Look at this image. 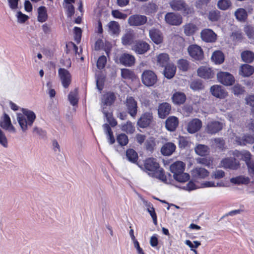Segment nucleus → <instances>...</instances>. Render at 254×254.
Returning a JSON list of instances; mask_svg holds the SVG:
<instances>
[{
    "mask_svg": "<svg viewBox=\"0 0 254 254\" xmlns=\"http://www.w3.org/2000/svg\"><path fill=\"white\" fill-rule=\"evenodd\" d=\"M138 166L149 176L156 178L163 183H167V178L165 171L160 167L156 158H147L144 160L143 166Z\"/></svg>",
    "mask_w": 254,
    "mask_h": 254,
    "instance_id": "1",
    "label": "nucleus"
},
{
    "mask_svg": "<svg viewBox=\"0 0 254 254\" xmlns=\"http://www.w3.org/2000/svg\"><path fill=\"white\" fill-rule=\"evenodd\" d=\"M186 164L182 161H177L170 166V171L173 174L174 179L180 183H185L190 179V175L184 173Z\"/></svg>",
    "mask_w": 254,
    "mask_h": 254,
    "instance_id": "2",
    "label": "nucleus"
},
{
    "mask_svg": "<svg viewBox=\"0 0 254 254\" xmlns=\"http://www.w3.org/2000/svg\"><path fill=\"white\" fill-rule=\"evenodd\" d=\"M22 112L23 114H18L17 121L22 130L25 131L28 126L31 127L33 125L36 115L33 111L25 109H23Z\"/></svg>",
    "mask_w": 254,
    "mask_h": 254,
    "instance_id": "3",
    "label": "nucleus"
},
{
    "mask_svg": "<svg viewBox=\"0 0 254 254\" xmlns=\"http://www.w3.org/2000/svg\"><path fill=\"white\" fill-rule=\"evenodd\" d=\"M170 5L172 9L175 11H182L184 15H189L193 13V8L189 7L183 0H173L170 2Z\"/></svg>",
    "mask_w": 254,
    "mask_h": 254,
    "instance_id": "4",
    "label": "nucleus"
},
{
    "mask_svg": "<svg viewBox=\"0 0 254 254\" xmlns=\"http://www.w3.org/2000/svg\"><path fill=\"white\" fill-rule=\"evenodd\" d=\"M157 76L152 70H145L141 75L142 82L147 87L152 86L157 82Z\"/></svg>",
    "mask_w": 254,
    "mask_h": 254,
    "instance_id": "5",
    "label": "nucleus"
},
{
    "mask_svg": "<svg viewBox=\"0 0 254 254\" xmlns=\"http://www.w3.org/2000/svg\"><path fill=\"white\" fill-rule=\"evenodd\" d=\"M188 52L190 57L195 61H200L203 59L204 53L202 49L196 44L190 45L188 48Z\"/></svg>",
    "mask_w": 254,
    "mask_h": 254,
    "instance_id": "6",
    "label": "nucleus"
},
{
    "mask_svg": "<svg viewBox=\"0 0 254 254\" xmlns=\"http://www.w3.org/2000/svg\"><path fill=\"white\" fill-rule=\"evenodd\" d=\"M125 105L129 115L134 118L137 113V103L132 96L127 97L125 101Z\"/></svg>",
    "mask_w": 254,
    "mask_h": 254,
    "instance_id": "7",
    "label": "nucleus"
},
{
    "mask_svg": "<svg viewBox=\"0 0 254 254\" xmlns=\"http://www.w3.org/2000/svg\"><path fill=\"white\" fill-rule=\"evenodd\" d=\"M153 121V113L151 112H145L138 119L137 125L141 128H146L150 126Z\"/></svg>",
    "mask_w": 254,
    "mask_h": 254,
    "instance_id": "8",
    "label": "nucleus"
},
{
    "mask_svg": "<svg viewBox=\"0 0 254 254\" xmlns=\"http://www.w3.org/2000/svg\"><path fill=\"white\" fill-rule=\"evenodd\" d=\"M219 82L224 85L230 86L235 82V78L232 74L227 72H219L217 75Z\"/></svg>",
    "mask_w": 254,
    "mask_h": 254,
    "instance_id": "9",
    "label": "nucleus"
},
{
    "mask_svg": "<svg viewBox=\"0 0 254 254\" xmlns=\"http://www.w3.org/2000/svg\"><path fill=\"white\" fill-rule=\"evenodd\" d=\"M165 20L170 25L178 26L182 24L183 18L180 14L168 12L165 15Z\"/></svg>",
    "mask_w": 254,
    "mask_h": 254,
    "instance_id": "10",
    "label": "nucleus"
},
{
    "mask_svg": "<svg viewBox=\"0 0 254 254\" xmlns=\"http://www.w3.org/2000/svg\"><path fill=\"white\" fill-rule=\"evenodd\" d=\"M59 75L64 87L68 88L71 82V76L69 71L64 68H60L59 69Z\"/></svg>",
    "mask_w": 254,
    "mask_h": 254,
    "instance_id": "11",
    "label": "nucleus"
},
{
    "mask_svg": "<svg viewBox=\"0 0 254 254\" xmlns=\"http://www.w3.org/2000/svg\"><path fill=\"white\" fill-rule=\"evenodd\" d=\"M147 20L145 15L134 14L129 17L128 23L130 26H138L144 24Z\"/></svg>",
    "mask_w": 254,
    "mask_h": 254,
    "instance_id": "12",
    "label": "nucleus"
},
{
    "mask_svg": "<svg viewBox=\"0 0 254 254\" xmlns=\"http://www.w3.org/2000/svg\"><path fill=\"white\" fill-rule=\"evenodd\" d=\"M221 164L224 168L232 170H236L240 166L239 161L236 158L231 157L223 159Z\"/></svg>",
    "mask_w": 254,
    "mask_h": 254,
    "instance_id": "13",
    "label": "nucleus"
},
{
    "mask_svg": "<svg viewBox=\"0 0 254 254\" xmlns=\"http://www.w3.org/2000/svg\"><path fill=\"white\" fill-rule=\"evenodd\" d=\"M172 106L167 102H163L159 104L158 107V117L164 119L166 118L171 113Z\"/></svg>",
    "mask_w": 254,
    "mask_h": 254,
    "instance_id": "14",
    "label": "nucleus"
},
{
    "mask_svg": "<svg viewBox=\"0 0 254 254\" xmlns=\"http://www.w3.org/2000/svg\"><path fill=\"white\" fill-rule=\"evenodd\" d=\"M223 128V124L219 121H213L207 123L205 130L209 134H213L221 130Z\"/></svg>",
    "mask_w": 254,
    "mask_h": 254,
    "instance_id": "15",
    "label": "nucleus"
},
{
    "mask_svg": "<svg viewBox=\"0 0 254 254\" xmlns=\"http://www.w3.org/2000/svg\"><path fill=\"white\" fill-rule=\"evenodd\" d=\"M210 92L213 96L219 99H224L228 96V92L221 85L212 86L210 88Z\"/></svg>",
    "mask_w": 254,
    "mask_h": 254,
    "instance_id": "16",
    "label": "nucleus"
},
{
    "mask_svg": "<svg viewBox=\"0 0 254 254\" xmlns=\"http://www.w3.org/2000/svg\"><path fill=\"white\" fill-rule=\"evenodd\" d=\"M235 142L238 145L245 146L254 143V134H244L242 136H236Z\"/></svg>",
    "mask_w": 254,
    "mask_h": 254,
    "instance_id": "17",
    "label": "nucleus"
},
{
    "mask_svg": "<svg viewBox=\"0 0 254 254\" xmlns=\"http://www.w3.org/2000/svg\"><path fill=\"white\" fill-rule=\"evenodd\" d=\"M201 121L197 118L193 119L190 121L187 126V131L190 133H194L199 131L202 127Z\"/></svg>",
    "mask_w": 254,
    "mask_h": 254,
    "instance_id": "18",
    "label": "nucleus"
},
{
    "mask_svg": "<svg viewBox=\"0 0 254 254\" xmlns=\"http://www.w3.org/2000/svg\"><path fill=\"white\" fill-rule=\"evenodd\" d=\"M179 124V119L175 116L169 117L165 121V127L169 131H175Z\"/></svg>",
    "mask_w": 254,
    "mask_h": 254,
    "instance_id": "19",
    "label": "nucleus"
},
{
    "mask_svg": "<svg viewBox=\"0 0 254 254\" xmlns=\"http://www.w3.org/2000/svg\"><path fill=\"white\" fill-rule=\"evenodd\" d=\"M201 37L206 42H214L216 40V34L210 29H205L201 32Z\"/></svg>",
    "mask_w": 254,
    "mask_h": 254,
    "instance_id": "20",
    "label": "nucleus"
},
{
    "mask_svg": "<svg viewBox=\"0 0 254 254\" xmlns=\"http://www.w3.org/2000/svg\"><path fill=\"white\" fill-rule=\"evenodd\" d=\"M176 145L171 142L164 143L161 148V153L163 156H169L171 155L176 150Z\"/></svg>",
    "mask_w": 254,
    "mask_h": 254,
    "instance_id": "21",
    "label": "nucleus"
},
{
    "mask_svg": "<svg viewBox=\"0 0 254 254\" xmlns=\"http://www.w3.org/2000/svg\"><path fill=\"white\" fill-rule=\"evenodd\" d=\"M0 126L4 129L8 130L13 132H15V129L11 124V120L9 116L4 113L3 118L0 122Z\"/></svg>",
    "mask_w": 254,
    "mask_h": 254,
    "instance_id": "22",
    "label": "nucleus"
},
{
    "mask_svg": "<svg viewBox=\"0 0 254 254\" xmlns=\"http://www.w3.org/2000/svg\"><path fill=\"white\" fill-rule=\"evenodd\" d=\"M198 75L204 79H211L214 77V72L211 68L201 66L197 70Z\"/></svg>",
    "mask_w": 254,
    "mask_h": 254,
    "instance_id": "23",
    "label": "nucleus"
},
{
    "mask_svg": "<svg viewBox=\"0 0 254 254\" xmlns=\"http://www.w3.org/2000/svg\"><path fill=\"white\" fill-rule=\"evenodd\" d=\"M135 39V35L133 30H128L122 37V43L124 46L130 45Z\"/></svg>",
    "mask_w": 254,
    "mask_h": 254,
    "instance_id": "24",
    "label": "nucleus"
},
{
    "mask_svg": "<svg viewBox=\"0 0 254 254\" xmlns=\"http://www.w3.org/2000/svg\"><path fill=\"white\" fill-rule=\"evenodd\" d=\"M149 49V45L145 42L138 41L132 47V50L136 53L142 54L146 52Z\"/></svg>",
    "mask_w": 254,
    "mask_h": 254,
    "instance_id": "25",
    "label": "nucleus"
},
{
    "mask_svg": "<svg viewBox=\"0 0 254 254\" xmlns=\"http://www.w3.org/2000/svg\"><path fill=\"white\" fill-rule=\"evenodd\" d=\"M149 36L153 42L159 44L163 41V36L161 32L156 29H151L149 30Z\"/></svg>",
    "mask_w": 254,
    "mask_h": 254,
    "instance_id": "26",
    "label": "nucleus"
},
{
    "mask_svg": "<svg viewBox=\"0 0 254 254\" xmlns=\"http://www.w3.org/2000/svg\"><path fill=\"white\" fill-rule=\"evenodd\" d=\"M116 99V96L113 92H108L103 95L102 102L106 106H111Z\"/></svg>",
    "mask_w": 254,
    "mask_h": 254,
    "instance_id": "27",
    "label": "nucleus"
},
{
    "mask_svg": "<svg viewBox=\"0 0 254 254\" xmlns=\"http://www.w3.org/2000/svg\"><path fill=\"white\" fill-rule=\"evenodd\" d=\"M192 174L195 178L198 179H204L209 174V171L205 168L196 167L192 171Z\"/></svg>",
    "mask_w": 254,
    "mask_h": 254,
    "instance_id": "28",
    "label": "nucleus"
},
{
    "mask_svg": "<svg viewBox=\"0 0 254 254\" xmlns=\"http://www.w3.org/2000/svg\"><path fill=\"white\" fill-rule=\"evenodd\" d=\"M176 71V66L175 64H166L163 71V74L165 77L168 79L173 78Z\"/></svg>",
    "mask_w": 254,
    "mask_h": 254,
    "instance_id": "29",
    "label": "nucleus"
},
{
    "mask_svg": "<svg viewBox=\"0 0 254 254\" xmlns=\"http://www.w3.org/2000/svg\"><path fill=\"white\" fill-rule=\"evenodd\" d=\"M172 99L175 104L181 105L186 101V96L183 92H176L173 95Z\"/></svg>",
    "mask_w": 254,
    "mask_h": 254,
    "instance_id": "30",
    "label": "nucleus"
},
{
    "mask_svg": "<svg viewBox=\"0 0 254 254\" xmlns=\"http://www.w3.org/2000/svg\"><path fill=\"white\" fill-rule=\"evenodd\" d=\"M126 155L129 162L134 164H137L138 155L135 150L132 148H128L126 150Z\"/></svg>",
    "mask_w": 254,
    "mask_h": 254,
    "instance_id": "31",
    "label": "nucleus"
},
{
    "mask_svg": "<svg viewBox=\"0 0 254 254\" xmlns=\"http://www.w3.org/2000/svg\"><path fill=\"white\" fill-rule=\"evenodd\" d=\"M109 32L112 35H118L120 32V26L118 22L111 21L108 24Z\"/></svg>",
    "mask_w": 254,
    "mask_h": 254,
    "instance_id": "32",
    "label": "nucleus"
},
{
    "mask_svg": "<svg viewBox=\"0 0 254 254\" xmlns=\"http://www.w3.org/2000/svg\"><path fill=\"white\" fill-rule=\"evenodd\" d=\"M104 132L107 135L108 141L110 144H113L115 142V138L114 136L113 132L111 127L108 124H104L103 125Z\"/></svg>",
    "mask_w": 254,
    "mask_h": 254,
    "instance_id": "33",
    "label": "nucleus"
},
{
    "mask_svg": "<svg viewBox=\"0 0 254 254\" xmlns=\"http://www.w3.org/2000/svg\"><path fill=\"white\" fill-rule=\"evenodd\" d=\"M145 206L147 207V211L151 216L154 224L157 226L158 224L157 216L153 204L150 202H146Z\"/></svg>",
    "mask_w": 254,
    "mask_h": 254,
    "instance_id": "34",
    "label": "nucleus"
},
{
    "mask_svg": "<svg viewBox=\"0 0 254 254\" xmlns=\"http://www.w3.org/2000/svg\"><path fill=\"white\" fill-rule=\"evenodd\" d=\"M155 139L153 137H150L147 139L144 144L145 149L150 153H152L156 146Z\"/></svg>",
    "mask_w": 254,
    "mask_h": 254,
    "instance_id": "35",
    "label": "nucleus"
},
{
    "mask_svg": "<svg viewBox=\"0 0 254 254\" xmlns=\"http://www.w3.org/2000/svg\"><path fill=\"white\" fill-rule=\"evenodd\" d=\"M254 68L250 64H242L240 69V74L245 77H248L253 74Z\"/></svg>",
    "mask_w": 254,
    "mask_h": 254,
    "instance_id": "36",
    "label": "nucleus"
},
{
    "mask_svg": "<svg viewBox=\"0 0 254 254\" xmlns=\"http://www.w3.org/2000/svg\"><path fill=\"white\" fill-rule=\"evenodd\" d=\"M102 112L104 117L106 118L107 122L109 123L110 126L115 127L118 125L117 120L114 118L113 113L108 112L104 109H103Z\"/></svg>",
    "mask_w": 254,
    "mask_h": 254,
    "instance_id": "37",
    "label": "nucleus"
},
{
    "mask_svg": "<svg viewBox=\"0 0 254 254\" xmlns=\"http://www.w3.org/2000/svg\"><path fill=\"white\" fill-rule=\"evenodd\" d=\"M224 55L220 51L214 52L211 56L212 61L215 64H222L224 61Z\"/></svg>",
    "mask_w": 254,
    "mask_h": 254,
    "instance_id": "38",
    "label": "nucleus"
},
{
    "mask_svg": "<svg viewBox=\"0 0 254 254\" xmlns=\"http://www.w3.org/2000/svg\"><path fill=\"white\" fill-rule=\"evenodd\" d=\"M98 70L95 72L96 80H99L101 78H103V81H105L106 78V72L104 68L106 64H96Z\"/></svg>",
    "mask_w": 254,
    "mask_h": 254,
    "instance_id": "39",
    "label": "nucleus"
},
{
    "mask_svg": "<svg viewBox=\"0 0 254 254\" xmlns=\"http://www.w3.org/2000/svg\"><path fill=\"white\" fill-rule=\"evenodd\" d=\"M38 20L40 22L46 21L48 18L47 9L44 6H41L38 8Z\"/></svg>",
    "mask_w": 254,
    "mask_h": 254,
    "instance_id": "40",
    "label": "nucleus"
},
{
    "mask_svg": "<svg viewBox=\"0 0 254 254\" xmlns=\"http://www.w3.org/2000/svg\"><path fill=\"white\" fill-rule=\"evenodd\" d=\"M231 182L237 185L245 184L247 185L250 182V179L248 177L240 176L231 179Z\"/></svg>",
    "mask_w": 254,
    "mask_h": 254,
    "instance_id": "41",
    "label": "nucleus"
},
{
    "mask_svg": "<svg viewBox=\"0 0 254 254\" xmlns=\"http://www.w3.org/2000/svg\"><path fill=\"white\" fill-rule=\"evenodd\" d=\"M235 16L238 21H245L247 18L248 14L245 9L239 8L235 12Z\"/></svg>",
    "mask_w": 254,
    "mask_h": 254,
    "instance_id": "42",
    "label": "nucleus"
},
{
    "mask_svg": "<svg viewBox=\"0 0 254 254\" xmlns=\"http://www.w3.org/2000/svg\"><path fill=\"white\" fill-rule=\"evenodd\" d=\"M121 128L122 131L129 134H132L135 131L134 126L129 121H127L126 123L123 124L121 125Z\"/></svg>",
    "mask_w": 254,
    "mask_h": 254,
    "instance_id": "43",
    "label": "nucleus"
},
{
    "mask_svg": "<svg viewBox=\"0 0 254 254\" xmlns=\"http://www.w3.org/2000/svg\"><path fill=\"white\" fill-rule=\"evenodd\" d=\"M184 32L186 35H193L197 30V26L193 23H188L184 26Z\"/></svg>",
    "mask_w": 254,
    "mask_h": 254,
    "instance_id": "44",
    "label": "nucleus"
},
{
    "mask_svg": "<svg viewBox=\"0 0 254 254\" xmlns=\"http://www.w3.org/2000/svg\"><path fill=\"white\" fill-rule=\"evenodd\" d=\"M121 64H134L135 62V58L133 56L125 53L120 58Z\"/></svg>",
    "mask_w": 254,
    "mask_h": 254,
    "instance_id": "45",
    "label": "nucleus"
},
{
    "mask_svg": "<svg viewBox=\"0 0 254 254\" xmlns=\"http://www.w3.org/2000/svg\"><path fill=\"white\" fill-rule=\"evenodd\" d=\"M209 147L205 145L198 144L195 148L196 153L200 156H204L209 152Z\"/></svg>",
    "mask_w": 254,
    "mask_h": 254,
    "instance_id": "46",
    "label": "nucleus"
},
{
    "mask_svg": "<svg viewBox=\"0 0 254 254\" xmlns=\"http://www.w3.org/2000/svg\"><path fill=\"white\" fill-rule=\"evenodd\" d=\"M241 57L244 62L251 63L254 59V53L250 51H246L242 53Z\"/></svg>",
    "mask_w": 254,
    "mask_h": 254,
    "instance_id": "47",
    "label": "nucleus"
},
{
    "mask_svg": "<svg viewBox=\"0 0 254 254\" xmlns=\"http://www.w3.org/2000/svg\"><path fill=\"white\" fill-rule=\"evenodd\" d=\"M116 140L121 146L127 145L128 143V137L125 133H121L117 135Z\"/></svg>",
    "mask_w": 254,
    "mask_h": 254,
    "instance_id": "48",
    "label": "nucleus"
},
{
    "mask_svg": "<svg viewBox=\"0 0 254 254\" xmlns=\"http://www.w3.org/2000/svg\"><path fill=\"white\" fill-rule=\"evenodd\" d=\"M78 89L75 88L73 91L70 92L68 96V100L70 104L73 105H76L78 102V98L77 97Z\"/></svg>",
    "mask_w": 254,
    "mask_h": 254,
    "instance_id": "49",
    "label": "nucleus"
},
{
    "mask_svg": "<svg viewBox=\"0 0 254 254\" xmlns=\"http://www.w3.org/2000/svg\"><path fill=\"white\" fill-rule=\"evenodd\" d=\"M169 61V56L166 53H161L156 57V61L158 64H167Z\"/></svg>",
    "mask_w": 254,
    "mask_h": 254,
    "instance_id": "50",
    "label": "nucleus"
},
{
    "mask_svg": "<svg viewBox=\"0 0 254 254\" xmlns=\"http://www.w3.org/2000/svg\"><path fill=\"white\" fill-rule=\"evenodd\" d=\"M231 5V2L230 0H219L217 3L218 8L223 10H227Z\"/></svg>",
    "mask_w": 254,
    "mask_h": 254,
    "instance_id": "51",
    "label": "nucleus"
},
{
    "mask_svg": "<svg viewBox=\"0 0 254 254\" xmlns=\"http://www.w3.org/2000/svg\"><path fill=\"white\" fill-rule=\"evenodd\" d=\"M220 17V12L217 10H211L208 13V19L211 21H217Z\"/></svg>",
    "mask_w": 254,
    "mask_h": 254,
    "instance_id": "52",
    "label": "nucleus"
},
{
    "mask_svg": "<svg viewBox=\"0 0 254 254\" xmlns=\"http://www.w3.org/2000/svg\"><path fill=\"white\" fill-rule=\"evenodd\" d=\"M121 75L123 78L128 79H132L134 76L133 71L126 68L122 69Z\"/></svg>",
    "mask_w": 254,
    "mask_h": 254,
    "instance_id": "53",
    "label": "nucleus"
},
{
    "mask_svg": "<svg viewBox=\"0 0 254 254\" xmlns=\"http://www.w3.org/2000/svg\"><path fill=\"white\" fill-rule=\"evenodd\" d=\"M203 85L201 81L199 80H194L192 81L190 84V87L193 90H200L203 88Z\"/></svg>",
    "mask_w": 254,
    "mask_h": 254,
    "instance_id": "54",
    "label": "nucleus"
},
{
    "mask_svg": "<svg viewBox=\"0 0 254 254\" xmlns=\"http://www.w3.org/2000/svg\"><path fill=\"white\" fill-rule=\"evenodd\" d=\"M242 159L245 161L246 165L252 162L251 160L252 155L249 151H245L241 153Z\"/></svg>",
    "mask_w": 254,
    "mask_h": 254,
    "instance_id": "55",
    "label": "nucleus"
},
{
    "mask_svg": "<svg viewBox=\"0 0 254 254\" xmlns=\"http://www.w3.org/2000/svg\"><path fill=\"white\" fill-rule=\"evenodd\" d=\"M214 142L217 147L221 150L225 149V141L222 138H216L214 139Z\"/></svg>",
    "mask_w": 254,
    "mask_h": 254,
    "instance_id": "56",
    "label": "nucleus"
},
{
    "mask_svg": "<svg viewBox=\"0 0 254 254\" xmlns=\"http://www.w3.org/2000/svg\"><path fill=\"white\" fill-rule=\"evenodd\" d=\"M16 17L17 19V22L19 23H23L29 18L28 16L22 13L20 11L16 13Z\"/></svg>",
    "mask_w": 254,
    "mask_h": 254,
    "instance_id": "57",
    "label": "nucleus"
},
{
    "mask_svg": "<svg viewBox=\"0 0 254 254\" xmlns=\"http://www.w3.org/2000/svg\"><path fill=\"white\" fill-rule=\"evenodd\" d=\"M112 14L114 17L121 19H125L127 17L126 14L123 13L118 10H112Z\"/></svg>",
    "mask_w": 254,
    "mask_h": 254,
    "instance_id": "58",
    "label": "nucleus"
},
{
    "mask_svg": "<svg viewBox=\"0 0 254 254\" xmlns=\"http://www.w3.org/2000/svg\"><path fill=\"white\" fill-rule=\"evenodd\" d=\"M213 160L210 158H202L199 160V163L208 167H210L212 164Z\"/></svg>",
    "mask_w": 254,
    "mask_h": 254,
    "instance_id": "59",
    "label": "nucleus"
},
{
    "mask_svg": "<svg viewBox=\"0 0 254 254\" xmlns=\"http://www.w3.org/2000/svg\"><path fill=\"white\" fill-rule=\"evenodd\" d=\"M234 94L235 95H239L243 94L245 90L244 87L239 84L234 85L233 88Z\"/></svg>",
    "mask_w": 254,
    "mask_h": 254,
    "instance_id": "60",
    "label": "nucleus"
},
{
    "mask_svg": "<svg viewBox=\"0 0 254 254\" xmlns=\"http://www.w3.org/2000/svg\"><path fill=\"white\" fill-rule=\"evenodd\" d=\"M74 39L77 43H79L81 39V29L79 27H75L74 28Z\"/></svg>",
    "mask_w": 254,
    "mask_h": 254,
    "instance_id": "61",
    "label": "nucleus"
},
{
    "mask_svg": "<svg viewBox=\"0 0 254 254\" xmlns=\"http://www.w3.org/2000/svg\"><path fill=\"white\" fill-rule=\"evenodd\" d=\"M0 143L5 147L7 146V140L2 131L0 129Z\"/></svg>",
    "mask_w": 254,
    "mask_h": 254,
    "instance_id": "62",
    "label": "nucleus"
},
{
    "mask_svg": "<svg viewBox=\"0 0 254 254\" xmlns=\"http://www.w3.org/2000/svg\"><path fill=\"white\" fill-rule=\"evenodd\" d=\"M244 31L249 38H251L253 37L254 34V29L253 27L247 26L245 27Z\"/></svg>",
    "mask_w": 254,
    "mask_h": 254,
    "instance_id": "63",
    "label": "nucleus"
},
{
    "mask_svg": "<svg viewBox=\"0 0 254 254\" xmlns=\"http://www.w3.org/2000/svg\"><path fill=\"white\" fill-rule=\"evenodd\" d=\"M225 176V172L221 170H216L213 174V177L216 179H220Z\"/></svg>",
    "mask_w": 254,
    "mask_h": 254,
    "instance_id": "64",
    "label": "nucleus"
}]
</instances>
